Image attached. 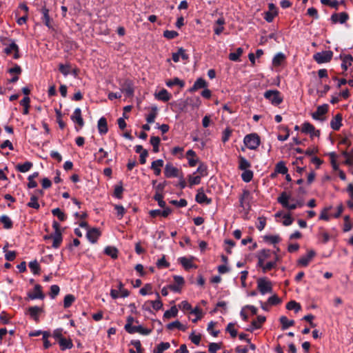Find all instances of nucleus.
Returning <instances> with one entry per match:
<instances>
[{"instance_id":"obj_34","label":"nucleus","mask_w":353,"mask_h":353,"mask_svg":"<svg viewBox=\"0 0 353 353\" xmlns=\"http://www.w3.org/2000/svg\"><path fill=\"white\" fill-rule=\"evenodd\" d=\"M108 152L105 151L102 148L99 150L97 153L94 154L95 159L98 163H103L104 159L108 157Z\"/></svg>"},{"instance_id":"obj_47","label":"nucleus","mask_w":353,"mask_h":353,"mask_svg":"<svg viewBox=\"0 0 353 353\" xmlns=\"http://www.w3.org/2000/svg\"><path fill=\"white\" fill-rule=\"evenodd\" d=\"M275 260L274 261H269L266 264H265V266L263 267V272L265 273L269 270H271L272 269L274 268L276 265V261L279 259L278 255L275 253Z\"/></svg>"},{"instance_id":"obj_50","label":"nucleus","mask_w":353,"mask_h":353,"mask_svg":"<svg viewBox=\"0 0 353 353\" xmlns=\"http://www.w3.org/2000/svg\"><path fill=\"white\" fill-rule=\"evenodd\" d=\"M284 59H285V55L283 53H281V52L277 53L273 58L272 64L274 66H279L281 64V63L284 61Z\"/></svg>"},{"instance_id":"obj_22","label":"nucleus","mask_w":353,"mask_h":353,"mask_svg":"<svg viewBox=\"0 0 353 353\" xmlns=\"http://www.w3.org/2000/svg\"><path fill=\"white\" fill-rule=\"evenodd\" d=\"M163 163L164 162L162 159H157L152 163L151 169L153 170L156 176H159L161 174V168L163 166Z\"/></svg>"},{"instance_id":"obj_61","label":"nucleus","mask_w":353,"mask_h":353,"mask_svg":"<svg viewBox=\"0 0 353 353\" xmlns=\"http://www.w3.org/2000/svg\"><path fill=\"white\" fill-rule=\"evenodd\" d=\"M60 292V288L57 285H52L50 287V291L49 292V296L52 299H55V297L59 294Z\"/></svg>"},{"instance_id":"obj_16","label":"nucleus","mask_w":353,"mask_h":353,"mask_svg":"<svg viewBox=\"0 0 353 353\" xmlns=\"http://www.w3.org/2000/svg\"><path fill=\"white\" fill-rule=\"evenodd\" d=\"M180 57L184 61H187L189 59V56L185 53V50L183 48H180L176 52H173L172 54V59L175 63L179 61Z\"/></svg>"},{"instance_id":"obj_54","label":"nucleus","mask_w":353,"mask_h":353,"mask_svg":"<svg viewBox=\"0 0 353 353\" xmlns=\"http://www.w3.org/2000/svg\"><path fill=\"white\" fill-rule=\"evenodd\" d=\"M29 268L34 274H39L40 272V266L38 262L34 260L29 263Z\"/></svg>"},{"instance_id":"obj_9","label":"nucleus","mask_w":353,"mask_h":353,"mask_svg":"<svg viewBox=\"0 0 353 353\" xmlns=\"http://www.w3.org/2000/svg\"><path fill=\"white\" fill-rule=\"evenodd\" d=\"M316 252L314 250L308 251L307 254L305 256H302L297 261L298 265L306 267L308 265L310 262L312 261L313 257L315 256Z\"/></svg>"},{"instance_id":"obj_21","label":"nucleus","mask_w":353,"mask_h":353,"mask_svg":"<svg viewBox=\"0 0 353 353\" xmlns=\"http://www.w3.org/2000/svg\"><path fill=\"white\" fill-rule=\"evenodd\" d=\"M136 332H139L143 335H148L152 332V330L144 328L141 325H139L133 326L130 330H128L129 334H134Z\"/></svg>"},{"instance_id":"obj_5","label":"nucleus","mask_w":353,"mask_h":353,"mask_svg":"<svg viewBox=\"0 0 353 353\" xmlns=\"http://www.w3.org/2000/svg\"><path fill=\"white\" fill-rule=\"evenodd\" d=\"M333 57V52L331 50H325L316 52L314 54L313 59L318 63H324L330 62Z\"/></svg>"},{"instance_id":"obj_11","label":"nucleus","mask_w":353,"mask_h":353,"mask_svg":"<svg viewBox=\"0 0 353 353\" xmlns=\"http://www.w3.org/2000/svg\"><path fill=\"white\" fill-rule=\"evenodd\" d=\"M121 92L125 93L126 97H131L134 94V86L130 80H126L122 85Z\"/></svg>"},{"instance_id":"obj_6","label":"nucleus","mask_w":353,"mask_h":353,"mask_svg":"<svg viewBox=\"0 0 353 353\" xmlns=\"http://www.w3.org/2000/svg\"><path fill=\"white\" fill-rule=\"evenodd\" d=\"M289 199H290V196L288 195L285 192H283L278 197L277 201L280 204H281L283 208H285L290 210H295L297 208V205L296 204V203H290L288 202Z\"/></svg>"},{"instance_id":"obj_48","label":"nucleus","mask_w":353,"mask_h":353,"mask_svg":"<svg viewBox=\"0 0 353 353\" xmlns=\"http://www.w3.org/2000/svg\"><path fill=\"white\" fill-rule=\"evenodd\" d=\"M75 301V297L72 294H67L63 299V307L65 308L70 307Z\"/></svg>"},{"instance_id":"obj_1","label":"nucleus","mask_w":353,"mask_h":353,"mask_svg":"<svg viewBox=\"0 0 353 353\" xmlns=\"http://www.w3.org/2000/svg\"><path fill=\"white\" fill-rule=\"evenodd\" d=\"M0 41L3 45L7 46V47L3 50L5 54L9 55L14 52L13 58L14 59H18L20 57L19 46L16 44L14 40L8 37H0Z\"/></svg>"},{"instance_id":"obj_15","label":"nucleus","mask_w":353,"mask_h":353,"mask_svg":"<svg viewBox=\"0 0 353 353\" xmlns=\"http://www.w3.org/2000/svg\"><path fill=\"white\" fill-rule=\"evenodd\" d=\"M71 119L73 122L77 123L80 128L83 126L84 121L81 116V110L79 108L74 110L72 115L71 116Z\"/></svg>"},{"instance_id":"obj_59","label":"nucleus","mask_w":353,"mask_h":353,"mask_svg":"<svg viewBox=\"0 0 353 353\" xmlns=\"http://www.w3.org/2000/svg\"><path fill=\"white\" fill-rule=\"evenodd\" d=\"M154 199L158 202L159 205L161 208H165V202L163 201V196L161 193L156 192Z\"/></svg>"},{"instance_id":"obj_55","label":"nucleus","mask_w":353,"mask_h":353,"mask_svg":"<svg viewBox=\"0 0 353 353\" xmlns=\"http://www.w3.org/2000/svg\"><path fill=\"white\" fill-rule=\"evenodd\" d=\"M30 208L38 210L40 207L38 203V197L36 195H32L30 202L27 204Z\"/></svg>"},{"instance_id":"obj_26","label":"nucleus","mask_w":353,"mask_h":353,"mask_svg":"<svg viewBox=\"0 0 353 353\" xmlns=\"http://www.w3.org/2000/svg\"><path fill=\"white\" fill-rule=\"evenodd\" d=\"M207 86V83L205 79L199 78L194 82L193 86L190 89V92H192L199 89L204 88Z\"/></svg>"},{"instance_id":"obj_56","label":"nucleus","mask_w":353,"mask_h":353,"mask_svg":"<svg viewBox=\"0 0 353 353\" xmlns=\"http://www.w3.org/2000/svg\"><path fill=\"white\" fill-rule=\"evenodd\" d=\"M242 53H243V49L241 48H239L236 49V51L235 52L230 53L229 59L231 61H236L239 60V57L242 54Z\"/></svg>"},{"instance_id":"obj_30","label":"nucleus","mask_w":353,"mask_h":353,"mask_svg":"<svg viewBox=\"0 0 353 353\" xmlns=\"http://www.w3.org/2000/svg\"><path fill=\"white\" fill-rule=\"evenodd\" d=\"M179 261L183 267L187 270L192 268H196V266L193 264L192 259H188L186 257L179 258Z\"/></svg>"},{"instance_id":"obj_53","label":"nucleus","mask_w":353,"mask_h":353,"mask_svg":"<svg viewBox=\"0 0 353 353\" xmlns=\"http://www.w3.org/2000/svg\"><path fill=\"white\" fill-rule=\"evenodd\" d=\"M201 176L189 175L188 176L189 186L192 187V185L199 184L201 183Z\"/></svg>"},{"instance_id":"obj_43","label":"nucleus","mask_w":353,"mask_h":353,"mask_svg":"<svg viewBox=\"0 0 353 353\" xmlns=\"http://www.w3.org/2000/svg\"><path fill=\"white\" fill-rule=\"evenodd\" d=\"M105 253L112 259H117L118 256V250L114 247L108 246L105 248Z\"/></svg>"},{"instance_id":"obj_39","label":"nucleus","mask_w":353,"mask_h":353,"mask_svg":"<svg viewBox=\"0 0 353 353\" xmlns=\"http://www.w3.org/2000/svg\"><path fill=\"white\" fill-rule=\"evenodd\" d=\"M288 168L283 161H279L275 166V172L279 174H285L288 172Z\"/></svg>"},{"instance_id":"obj_24","label":"nucleus","mask_w":353,"mask_h":353,"mask_svg":"<svg viewBox=\"0 0 353 353\" xmlns=\"http://www.w3.org/2000/svg\"><path fill=\"white\" fill-rule=\"evenodd\" d=\"M98 130L101 134H105L108 132V124L105 117H101L98 121Z\"/></svg>"},{"instance_id":"obj_60","label":"nucleus","mask_w":353,"mask_h":353,"mask_svg":"<svg viewBox=\"0 0 353 353\" xmlns=\"http://www.w3.org/2000/svg\"><path fill=\"white\" fill-rule=\"evenodd\" d=\"M123 192V188L122 185V183L120 182L119 185H117L114 187V196L115 197H117V199H121Z\"/></svg>"},{"instance_id":"obj_45","label":"nucleus","mask_w":353,"mask_h":353,"mask_svg":"<svg viewBox=\"0 0 353 353\" xmlns=\"http://www.w3.org/2000/svg\"><path fill=\"white\" fill-rule=\"evenodd\" d=\"M196 173H199V176H205L208 175V167L205 164L203 163H201L196 170V171L194 173L195 174Z\"/></svg>"},{"instance_id":"obj_31","label":"nucleus","mask_w":353,"mask_h":353,"mask_svg":"<svg viewBox=\"0 0 353 353\" xmlns=\"http://www.w3.org/2000/svg\"><path fill=\"white\" fill-rule=\"evenodd\" d=\"M280 323H281L282 330H286L289 327L294 325V321L289 320L285 316H281L280 317Z\"/></svg>"},{"instance_id":"obj_2","label":"nucleus","mask_w":353,"mask_h":353,"mask_svg":"<svg viewBox=\"0 0 353 353\" xmlns=\"http://www.w3.org/2000/svg\"><path fill=\"white\" fill-rule=\"evenodd\" d=\"M264 97L274 105H278L283 101V98L281 97L280 92L276 90H267L264 93Z\"/></svg>"},{"instance_id":"obj_63","label":"nucleus","mask_w":353,"mask_h":353,"mask_svg":"<svg viewBox=\"0 0 353 353\" xmlns=\"http://www.w3.org/2000/svg\"><path fill=\"white\" fill-rule=\"evenodd\" d=\"M331 206L325 208L320 214L319 219L329 221L330 216L328 215V212L331 210Z\"/></svg>"},{"instance_id":"obj_25","label":"nucleus","mask_w":353,"mask_h":353,"mask_svg":"<svg viewBox=\"0 0 353 353\" xmlns=\"http://www.w3.org/2000/svg\"><path fill=\"white\" fill-rule=\"evenodd\" d=\"M155 97L158 100L167 102L171 98V94L165 89H162L157 94H155Z\"/></svg>"},{"instance_id":"obj_13","label":"nucleus","mask_w":353,"mask_h":353,"mask_svg":"<svg viewBox=\"0 0 353 353\" xmlns=\"http://www.w3.org/2000/svg\"><path fill=\"white\" fill-rule=\"evenodd\" d=\"M349 19V15L347 13L343 12L340 13H334L331 16V20L332 23H336L339 22L340 23H345Z\"/></svg>"},{"instance_id":"obj_32","label":"nucleus","mask_w":353,"mask_h":353,"mask_svg":"<svg viewBox=\"0 0 353 353\" xmlns=\"http://www.w3.org/2000/svg\"><path fill=\"white\" fill-rule=\"evenodd\" d=\"M0 221L3 224V228L6 230L11 229L13 226L12 221L7 215L0 216Z\"/></svg>"},{"instance_id":"obj_29","label":"nucleus","mask_w":353,"mask_h":353,"mask_svg":"<svg viewBox=\"0 0 353 353\" xmlns=\"http://www.w3.org/2000/svg\"><path fill=\"white\" fill-rule=\"evenodd\" d=\"M251 167L250 163L243 156L239 157V169L241 170H248Z\"/></svg>"},{"instance_id":"obj_14","label":"nucleus","mask_w":353,"mask_h":353,"mask_svg":"<svg viewBox=\"0 0 353 353\" xmlns=\"http://www.w3.org/2000/svg\"><path fill=\"white\" fill-rule=\"evenodd\" d=\"M195 200L200 204H210L212 203V199L207 197L202 188L198 190L197 194L195 196Z\"/></svg>"},{"instance_id":"obj_10","label":"nucleus","mask_w":353,"mask_h":353,"mask_svg":"<svg viewBox=\"0 0 353 353\" xmlns=\"http://www.w3.org/2000/svg\"><path fill=\"white\" fill-rule=\"evenodd\" d=\"M100 236L101 232L98 228H93L87 231L86 237L92 243H95Z\"/></svg>"},{"instance_id":"obj_18","label":"nucleus","mask_w":353,"mask_h":353,"mask_svg":"<svg viewBox=\"0 0 353 353\" xmlns=\"http://www.w3.org/2000/svg\"><path fill=\"white\" fill-rule=\"evenodd\" d=\"M163 210H152L150 211L149 214L152 217H156L157 216H162L163 217H167L170 213L171 210L169 208H163Z\"/></svg>"},{"instance_id":"obj_7","label":"nucleus","mask_w":353,"mask_h":353,"mask_svg":"<svg viewBox=\"0 0 353 353\" xmlns=\"http://www.w3.org/2000/svg\"><path fill=\"white\" fill-rule=\"evenodd\" d=\"M179 170L170 163L165 166L164 174L166 178L179 177Z\"/></svg>"},{"instance_id":"obj_12","label":"nucleus","mask_w":353,"mask_h":353,"mask_svg":"<svg viewBox=\"0 0 353 353\" xmlns=\"http://www.w3.org/2000/svg\"><path fill=\"white\" fill-rule=\"evenodd\" d=\"M41 312H43V308L38 306H32L28 309L30 316L37 323L39 321V316Z\"/></svg>"},{"instance_id":"obj_44","label":"nucleus","mask_w":353,"mask_h":353,"mask_svg":"<svg viewBox=\"0 0 353 353\" xmlns=\"http://www.w3.org/2000/svg\"><path fill=\"white\" fill-rule=\"evenodd\" d=\"M252 178L253 172L250 170H243V173L241 174V179L245 183L251 181Z\"/></svg>"},{"instance_id":"obj_3","label":"nucleus","mask_w":353,"mask_h":353,"mask_svg":"<svg viewBox=\"0 0 353 353\" xmlns=\"http://www.w3.org/2000/svg\"><path fill=\"white\" fill-rule=\"evenodd\" d=\"M257 289L263 295L271 293L272 292V283L266 278H260L257 280Z\"/></svg>"},{"instance_id":"obj_42","label":"nucleus","mask_w":353,"mask_h":353,"mask_svg":"<svg viewBox=\"0 0 353 353\" xmlns=\"http://www.w3.org/2000/svg\"><path fill=\"white\" fill-rule=\"evenodd\" d=\"M52 214L53 216H57L59 221H64L67 216L65 213L61 211L59 208H54L52 210Z\"/></svg>"},{"instance_id":"obj_33","label":"nucleus","mask_w":353,"mask_h":353,"mask_svg":"<svg viewBox=\"0 0 353 353\" xmlns=\"http://www.w3.org/2000/svg\"><path fill=\"white\" fill-rule=\"evenodd\" d=\"M321 3L323 5L328 6L331 8H335L336 10H337L339 8V6L340 4H343L344 3V1L342 0L341 2H339L337 0H321Z\"/></svg>"},{"instance_id":"obj_8","label":"nucleus","mask_w":353,"mask_h":353,"mask_svg":"<svg viewBox=\"0 0 353 353\" xmlns=\"http://www.w3.org/2000/svg\"><path fill=\"white\" fill-rule=\"evenodd\" d=\"M328 111V105L323 104L317 107L316 111L313 112L312 117L315 120L323 121V118H321V116L324 115Z\"/></svg>"},{"instance_id":"obj_40","label":"nucleus","mask_w":353,"mask_h":353,"mask_svg":"<svg viewBox=\"0 0 353 353\" xmlns=\"http://www.w3.org/2000/svg\"><path fill=\"white\" fill-rule=\"evenodd\" d=\"M170 345L168 342L160 343L154 350V353H163L165 350L170 348Z\"/></svg>"},{"instance_id":"obj_20","label":"nucleus","mask_w":353,"mask_h":353,"mask_svg":"<svg viewBox=\"0 0 353 353\" xmlns=\"http://www.w3.org/2000/svg\"><path fill=\"white\" fill-rule=\"evenodd\" d=\"M265 320L266 319L264 316H258L256 320L252 321L251 323V327L248 328L247 330L252 332L255 329L260 328Z\"/></svg>"},{"instance_id":"obj_37","label":"nucleus","mask_w":353,"mask_h":353,"mask_svg":"<svg viewBox=\"0 0 353 353\" xmlns=\"http://www.w3.org/2000/svg\"><path fill=\"white\" fill-rule=\"evenodd\" d=\"M32 167V163L30 161H26L23 164H18L16 169L20 172H26Z\"/></svg>"},{"instance_id":"obj_4","label":"nucleus","mask_w":353,"mask_h":353,"mask_svg":"<svg viewBox=\"0 0 353 353\" xmlns=\"http://www.w3.org/2000/svg\"><path fill=\"white\" fill-rule=\"evenodd\" d=\"M245 145L250 150L256 149L260 145V138L256 134H250L244 138Z\"/></svg>"},{"instance_id":"obj_28","label":"nucleus","mask_w":353,"mask_h":353,"mask_svg":"<svg viewBox=\"0 0 353 353\" xmlns=\"http://www.w3.org/2000/svg\"><path fill=\"white\" fill-rule=\"evenodd\" d=\"M41 13L43 14V21L44 24L48 27L49 28L52 27L50 23V18L49 15V10L46 7H43L41 8Z\"/></svg>"},{"instance_id":"obj_19","label":"nucleus","mask_w":353,"mask_h":353,"mask_svg":"<svg viewBox=\"0 0 353 353\" xmlns=\"http://www.w3.org/2000/svg\"><path fill=\"white\" fill-rule=\"evenodd\" d=\"M342 125V115L337 114L330 121V126L334 130H339Z\"/></svg>"},{"instance_id":"obj_38","label":"nucleus","mask_w":353,"mask_h":353,"mask_svg":"<svg viewBox=\"0 0 353 353\" xmlns=\"http://www.w3.org/2000/svg\"><path fill=\"white\" fill-rule=\"evenodd\" d=\"M150 143L153 147V152L157 153L159 151V144L161 139L159 137H151L150 138Z\"/></svg>"},{"instance_id":"obj_36","label":"nucleus","mask_w":353,"mask_h":353,"mask_svg":"<svg viewBox=\"0 0 353 353\" xmlns=\"http://www.w3.org/2000/svg\"><path fill=\"white\" fill-rule=\"evenodd\" d=\"M353 61V57L350 54H346L343 58V62L341 63V67L344 70H347L348 66L352 65Z\"/></svg>"},{"instance_id":"obj_58","label":"nucleus","mask_w":353,"mask_h":353,"mask_svg":"<svg viewBox=\"0 0 353 353\" xmlns=\"http://www.w3.org/2000/svg\"><path fill=\"white\" fill-rule=\"evenodd\" d=\"M286 308L289 310H294L297 312L301 310V305L295 301H291L287 303Z\"/></svg>"},{"instance_id":"obj_17","label":"nucleus","mask_w":353,"mask_h":353,"mask_svg":"<svg viewBox=\"0 0 353 353\" xmlns=\"http://www.w3.org/2000/svg\"><path fill=\"white\" fill-rule=\"evenodd\" d=\"M34 290V293H30L28 294V296L30 299L33 300V299H44L45 295L42 292L41 286L40 285H39V284L35 285Z\"/></svg>"},{"instance_id":"obj_46","label":"nucleus","mask_w":353,"mask_h":353,"mask_svg":"<svg viewBox=\"0 0 353 353\" xmlns=\"http://www.w3.org/2000/svg\"><path fill=\"white\" fill-rule=\"evenodd\" d=\"M38 176H39V173L36 172L28 176V188H34L37 186V183L34 181V179L37 178Z\"/></svg>"},{"instance_id":"obj_49","label":"nucleus","mask_w":353,"mask_h":353,"mask_svg":"<svg viewBox=\"0 0 353 353\" xmlns=\"http://www.w3.org/2000/svg\"><path fill=\"white\" fill-rule=\"evenodd\" d=\"M157 114V108L152 107L151 112L147 115L146 121L148 123H152L154 122L155 118Z\"/></svg>"},{"instance_id":"obj_27","label":"nucleus","mask_w":353,"mask_h":353,"mask_svg":"<svg viewBox=\"0 0 353 353\" xmlns=\"http://www.w3.org/2000/svg\"><path fill=\"white\" fill-rule=\"evenodd\" d=\"M58 343L62 351H64L66 349H71L73 347L72 341L70 339H60V341H59Z\"/></svg>"},{"instance_id":"obj_41","label":"nucleus","mask_w":353,"mask_h":353,"mask_svg":"<svg viewBox=\"0 0 353 353\" xmlns=\"http://www.w3.org/2000/svg\"><path fill=\"white\" fill-rule=\"evenodd\" d=\"M263 239L265 241L271 244H276L281 241V238L279 235H265Z\"/></svg>"},{"instance_id":"obj_52","label":"nucleus","mask_w":353,"mask_h":353,"mask_svg":"<svg viewBox=\"0 0 353 353\" xmlns=\"http://www.w3.org/2000/svg\"><path fill=\"white\" fill-rule=\"evenodd\" d=\"M314 126L311 124L309 122H305L303 123L302 128H301V132L305 134H312V132L314 131Z\"/></svg>"},{"instance_id":"obj_62","label":"nucleus","mask_w":353,"mask_h":353,"mask_svg":"<svg viewBox=\"0 0 353 353\" xmlns=\"http://www.w3.org/2000/svg\"><path fill=\"white\" fill-rule=\"evenodd\" d=\"M167 328L168 330H173L174 328H178L179 330H185L183 325L179 321H176L168 323L167 325Z\"/></svg>"},{"instance_id":"obj_35","label":"nucleus","mask_w":353,"mask_h":353,"mask_svg":"<svg viewBox=\"0 0 353 353\" xmlns=\"http://www.w3.org/2000/svg\"><path fill=\"white\" fill-rule=\"evenodd\" d=\"M178 309L176 305L171 307L168 310H166L163 314V318L169 319L177 316Z\"/></svg>"},{"instance_id":"obj_23","label":"nucleus","mask_w":353,"mask_h":353,"mask_svg":"<svg viewBox=\"0 0 353 353\" xmlns=\"http://www.w3.org/2000/svg\"><path fill=\"white\" fill-rule=\"evenodd\" d=\"M52 238L53 239V243H52V247L54 248H58L61 242H62V234H51L50 236H45V239H51Z\"/></svg>"},{"instance_id":"obj_57","label":"nucleus","mask_w":353,"mask_h":353,"mask_svg":"<svg viewBox=\"0 0 353 353\" xmlns=\"http://www.w3.org/2000/svg\"><path fill=\"white\" fill-rule=\"evenodd\" d=\"M157 299L155 301H151L150 303H151L153 309L157 311L162 308L163 303H162L161 301H160V299H159L160 296H159V293H157Z\"/></svg>"},{"instance_id":"obj_51","label":"nucleus","mask_w":353,"mask_h":353,"mask_svg":"<svg viewBox=\"0 0 353 353\" xmlns=\"http://www.w3.org/2000/svg\"><path fill=\"white\" fill-rule=\"evenodd\" d=\"M184 85V82L177 77H175L173 79L169 80L166 82V85L168 87H172L173 85H179L181 88H183Z\"/></svg>"},{"instance_id":"obj_64","label":"nucleus","mask_w":353,"mask_h":353,"mask_svg":"<svg viewBox=\"0 0 353 353\" xmlns=\"http://www.w3.org/2000/svg\"><path fill=\"white\" fill-rule=\"evenodd\" d=\"M342 155L345 159V163L346 165L350 166L353 165V157L350 153H348L347 151H343L342 152Z\"/></svg>"}]
</instances>
